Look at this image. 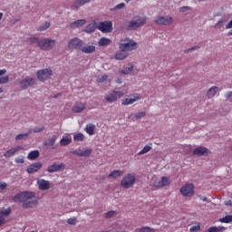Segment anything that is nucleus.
Wrapping results in <instances>:
<instances>
[{"label":"nucleus","instance_id":"38","mask_svg":"<svg viewBox=\"0 0 232 232\" xmlns=\"http://www.w3.org/2000/svg\"><path fill=\"white\" fill-rule=\"evenodd\" d=\"M85 32H87L88 34H92V33L95 32V24H89L85 27Z\"/></svg>","mask_w":232,"mask_h":232},{"label":"nucleus","instance_id":"6","mask_svg":"<svg viewBox=\"0 0 232 232\" xmlns=\"http://www.w3.org/2000/svg\"><path fill=\"white\" fill-rule=\"evenodd\" d=\"M123 96H124V92H119V91H112L105 96V99L107 102L112 103V102H117V100L121 99V97H123Z\"/></svg>","mask_w":232,"mask_h":232},{"label":"nucleus","instance_id":"9","mask_svg":"<svg viewBox=\"0 0 232 232\" xmlns=\"http://www.w3.org/2000/svg\"><path fill=\"white\" fill-rule=\"evenodd\" d=\"M83 44L82 40L78 37H74L69 41L68 48L70 50H81Z\"/></svg>","mask_w":232,"mask_h":232},{"label":"nucleus","instance_id":"63","mask_svg":"<svg viewBox=\"0 0 232 232\" xmlns=\"http://www.w3.org/2000/svg\"><path fill=\"white\" fill-rule=\"evenodd\" d=\"M220 24H222V22H218L217 24H216V28H218V26H220Z\"/></svg>","mask_w":232,"mask_h":232},{"label":"nucleus","instance_id":"44","mask_svg":"<svg viewBox=\"0 0 232 232\" xmlns=\"http://www.w3.org/2000/svg\"><path fill=\"white\" fill-rule=\"evenodd\" d=\"M117 215V211L115 210H111L105 214V218H113Z\"/></svg>","mask_w":232,"mask_h":232},{"label":"nucleus","instance_id":"36","mask_svg":"<svg viewBox=\"0 0 232 232\" xmlns=\"http://www.w3.org/2000/svg\"><path fill=\"white\" fill-rule=\"evenodd\" d=\"M51 24L49 22H45L44 24L40 25L37 30L38 32H44L45 30H48L50 28Z\"/></svg>","mask_w":232,"mask_h":232},{"label":"nucleus","instance_id":"47","mask_svg":"<svg viewBox=\"0 0 232 232\" xmlns=\"http://www.w3.org/2000/svg\"><path fill=\"white\" fill-rule=\"evenodd\" d=\"M55 140H57L56 137L50 138L46 143V146H53L55 144Z\"/></svg>","mask_w":232,"mask_h":232},{"label":"nucleus","instance_id":"1","mask_svg":"<svg viewBox=\"0 0 232 232\" xmlns=\"http://www.w3.org/2000/svg\"><path fill=\"white\" fill-rule=\"evenodd\" d=\"M35 198V194L34 192H21L16 194L13 200L14 202H21L22 208L24 209H30L32 208H35L37 206L38 201Z\"/></svg>","mask_w":232,"mask_h":232},{"label":"nucleus","instance_id":"25","mask_svg":"<svg viewBox=\"0 0 232 232\" xmlns=\"http://www.w3.org/2000/svg\"><path fill=\"white\" fill-rule=\"evenodd\" d=\"M99 46H110L111 40L110 38L102 37L98 42Z\"/></svg>","mask_w":232,"mask_h":232},{"label":"nucleus","instance_id":"15","mask_svg":"<svg viewBox=\"0 0 232 232\" xmlns=\"http://www.w3.org/2000/svg\"><path fill=\"white\" fill-rule=\"evenodd\" d=\"M37 186L40 191H47L50 188V181L44 179H38Z\"/></svg>","mask_w":232,"mask_h":232},{"label":"nucleus","instance_id":"60","mask_svg":"<svg viewBox=\"0 0 232 232\" xmlns=\"http://www.w3.org/2000/svg\"><path fill=\"white\" fill-rule=\"evenodd\" d=\"M5 73H6V69L0 70V77L5 75Z\"/></svg>","mask_w":232,"mask_h":232},{"label":"nucleus","instance_id":"49","mask_svg":"<svg viewBox=\"0 0 232 232\" xmlns=\"http://www.w3.org/2000/svg\"><path fill=\"white\" fill-rule=\"evenodd\" d=\"M143 117H146L145 111H141V112L135 114V119H142Z\"/></svg>","mask_w":232,"mask_h":232},{"label":"nucleus","instance_id":"37","mask_svg":"<svg viewBox=\"0 0 232 232\" xmlns=\"http://www.w3.org/2000/svg\"><path fill=\"white\" fill-rule=\"evenodd\" d=\"M73 140H76V142H82V140H84V134L77 133L73 136Z\"/></svg>","mask_w":232,"mask_h":232},{"label":"nucleus","instance_id":"59","mask_svg":"<svg viewBox=\"0 0 232 232\" xmlns=\"http://www.w3.org/2000/svg\"><path fill=\"white\" fill-rule=\"evenodd\" d=\"M226 28L227 30H229L230 28H232V20L227 24Z\"/></svg>","mask_w":232,"mask_h":232},{"label":"nucleus","instance_id":"41","mask_svg":"<svg viewBox=\"0 0 232 232\" xmlns=\"http://www.w3.org/2000/svg\"><path fill=\"white\" fill-rule=\"evenodd\" d=\"M105 81H108V74L97 76V82H104Z\"/></svg>","mask_w":232,"mask_h":232},{"label":"nucleus","instance_id":"23","mask_svg":"<svg viewBox=\"0 0 232 232\" xmlns=\"http://www.w3.org/2000/svg\"><path fill=\"white\" fill-rule=\"evenodd\" d=\"M126 57H128V53H125V51H121L116 53L114 55V58L116 59V61H124V59H126Z\"/></svg>","mask_w":232,"mask_h":232},{"label":"nucleus","instance_id":"58","mask_svg":"<svg viewBox=\"0 0 232 232\" xmlns=\"http://www.w3.org/2000/svg\"><path fill=\"white\" fill-rule=\"evenodd\" d=\"M225 205L226 206H230L232 208V200L229 199V200L225 201Z\"/></svg>","mask_w":232,"mask_h":232},{"label":"nucleus","instance_id":"50","mask_svg":"<svg viewBox=\"0 0 232 232\" xmlns=\"http://www.w3.org/2000/svg\"><path fill=\"white\" fill-rule=\"evenodd\" d=\"M44 130V127H35L33 129L34 133H41Z\"/></svg>","mask_w":232,"mask_h":232},{"label":"nucleus","instance_id":"16","mask_svg":"<svg viewBox=\"0 0 232 232\" xmlns=\"http://www.w3.org/2000/svg\"><path fill=\"white\" fill-rule=\"evenodd\" d=\"M61 169H64V164L63 163L61 164L53 163V165H50L47 168V171L49 173H55V171H61Z\"/></svg>","mask_w":232,"mask_h":232},{"label":"nucleus","instance_id":"21","mask_svg":"<svg viewBox=\"0 0 232 232\" xmlns=\"http://www.w3.org/2000/svg\"><path fill=\"white\" fill-rule=\"evenodd\" d=\"M219 92L220 90L218 89V87L213 86L210 89H208L207 96L208 97V99H211V97H215V95H217V93H218Z\"/></svg>","mask_w":232,"mask_h":232},{"label":"nucleus","instance_id":"35","mask_svg":"<svg viewBox=\"0 0 232 232\" xmlns=\"http://www.w3.org/2000/svg\"><path fill=\"white\" fill-rule=\"evenodd\" d=\"M11 213H12L11 208H7V209L0 208V218H3V217L10 216Z\"/></svg>","mask_w":232,"mask_h":232},{"label":"nucleus","instance_id":"31","mask_svg":"<svg viewBox=\"0 0 232 232\" xmlns=\"http://www.w3.org/2000/svg\"><path fill=\"white\" fill-rule=\"evenodd\" d=\"M151 143H150L149 145H145L143 149L138 153V155H146V153L151 151Z\"/></svg>","mask_w":232,"mask_h":232},{"label":"nucleus","instance_id":"45","mask_svg":"<svg viewBox=\"0 0 232 232\" xmlns=\"http://www.w3.org/2000/svg\"><path fill=\"white\" fill-rule=\"evenodd\" d=\"M28 135H30V133L18 134L15 137V140H23V139H27Z\"/></svg>","mask_w":232,"mask_h":232},{"label":"nucleus","instance_id":"61","mask_svg":"<svg viewBox=\"0 0 232 232\" xmlns=\"http://www.w3.org/2000/svg\"><path fill=\"white\" fill-rule=\"evenodd\" d=\"M227 99H229V97H232V92H228L226 94Z\"/></svg>","mask_w":232,"mask_h":232},{"label":"nucleus","instance_id":"26","mask_svg":"<svg viewBox=\"0 0 232 232\" xmlns=\"http://www.w3.org/2000/svg\"><path fill=\"white\" fill-rule=\"evenodd\" d=\"M85 131L88 135H93L95 133V124L89 123L85 126Z\"/></svg>","mask_w":232,"mask_h":232},{"label":"nucleus","instance_id":"51","mask_svg":"<svg viewBox=\"0 0 232 232\" xmlns=\"http://www.w3.org/2000/svg\"><path fill=\"white\" fill-rule=\"evenodd\" d=\"M14 162H16V164H24V159H23V158H16L14 160Z\"/></svg>","mask_w":232,"mask_h":232},{"label":"nucleus","instance_id":"55","mask_svg":"<svg viewBox=\"0 0 232 232\" xmlns=\"http://www.w3.org/2000/svg\"><path fill=\"white\" fill-rule=\"evenodd\" d=\"M188 10H191L189 6H182L179 8V12H188Z\"/></svg>","mask_w":232,"mask_h":232},{"label":"nucleus","instance_id":"10","mask_svg":"<svg viewBox=\"0 0 232 232\" xmlns=\"http://www.w3.org/2000/svg\"><path fill=\"white\" fill-rule=\"evenodd\" d=\"M53 72L50 68L43 69L37 72V78L39 81H46L50 79Z\"/></svg>","mask_w":232,"mask_h":232},{"label":"nucleus","instance_id":"48","mask_svg":"<svg viewBox=\"0 0 232 232\" xmlns=\"http://www.w3.org/2000/svg\"><path fill=\"white\" fill-rule=\"evenodd\" d=\"M190 232H197V231H200V225H197V226H193L189 228Z\"/></svg>","mask_w":232,"mask_h":232},{"label":"nucleus","instance_id":"24","mask_svg":"<svg viewBox=\"0 0 232 232\" xmlns=\"http://www.w3.org/2000/svg\"><path fill=\"white\" fill-rule=\"evenodd\" d=\"M81 52H82V53H93V52H95V46H93V45L82 46V45Z\"/></svg>","mask_w":232,"mask_h":232},{"label":"nucleus","instance_id":"33","mask_svg":"<svg viewBox=\"0 0 232 232\" xmlns=\"http://www.w3.org/2000/svg\"><path fill=\"white\" fill-rule=\"evenodd\" d=\"M219 222H222V224H230V222H232V215H227L219 218Z\"/></svg>","mask_w":232,"mask_h":232},{"label":"nucleus","instance_id":"20","mask_svg":"<svg viewBox=\"0 0 232 232\" xmlns=\"http://www.w3.org/2000/svg\"><path fill=\"white\" fill-rule=\"evenodd\" d=\"M206 153H208V148L206 147H198L193 150V155H196V157H202Z\"/></svg>","mask_w":232,"mask_h":232},{"label":"nucleus","instance_id":"57","mask_svg":"<svg viewBox=\"0 0 232 232\" xmlns=\"http://www.w3.org/2000/svg\"><path fill=\"white\" fill-rule=\"evenodd\" d=\"M72 155H76L77 157H81V152L79 150H73L72 151Z\"/></svg>","mask_w":232,"mask_h":232},{"label":"nucleus","instance_id":"19","mask_svg":"<svg viewBox=\"0 0 232 232\" xmlns=\"http://www.w3.org/2000/svg\"><path fill=\"white\" fill-rule=\"evenodd\" d=\"M92 0H76L72 5V8L73 10H77V8H81V6H84V5H88Z\"/></svg>","mask_w":232,"mask_h":232},{"label":"nucleus","instance_id":"42","mask_svg":"<svg viewBox=\"0 0 232 232\" xmlns=\"http://www.w3.org/2000/svg\"><path fill=\"white\" fill-rule=\"evenodd\" d=\"M9 82H10V77H8V75L0 77V84H8Z\"/></svg>","mask_w":232,"mask_h":232},{"label":"nucleus","instance_id":"46","mask_svg":"<svg viewBox=\"0 0 232 232\" xmlns=\"http://www.w3.org/2000/svg\"><path fill=\"white\" fill-rule=\"evenodd\" d=\"M67 224H69V226H75V224H77V218H70L67 219Z\"/></svg>","mask_w":232,"mask_h":232},{"label":"nucleus","instance_id":"2","mask_svg":"<svg viewBox=\"0 0 232 232\" xmlns=\"http://www.w3.org/2000/svg\"><path fill=\"white\" fill-rule=\"evenodd\" d=\"M146 21L148 18L146 16H135L129 24V30H137V28H140V26H144L146 24Z\"/></svg>","mask_w":232,"mask_h":232},{"label":"nucleus","instance_id":"5","mask_svg":"<svg viewBox=\"0 0 232 232\" xmlns=\"http://www.w3.org/2000/svg\"><path fill=\"white\" fill-rule=\"evenodd\" d=\"M179 192L182 197H193L195 195V186L193 183H186L180 188Z\"/></svg>","mask_w":232,"mask_h":232},{"label":"nucleus","instance_id":"40","mask_svg":"<svg viewBox=\"0 0 232 232\" xmlns=\"http://www.w3.org/2000/svg\"><path fill=\"white\" fill-rule=\"evenodd\" d=\"M71 142H72V140H70V139H68V138H63V139L60 140L61 146H68Z\"/></svg>","mask_w":232,"mask_h":232},{"label":"nucleus","instance_id":"34","mask_svg":"<svg viewBox=\"0 0 232 232\" xmlns=\"http://www.w3.org/2000/svg\"><path fill=\"white\" fill-rule=\"evenodd\" d=\"M133 72V65L129 64L128 67H125L123 70L121 71V73H123L124 75H128Z\"/></svg>","mask_w":232,"mask_h":232},{"label":"nucleus","instance_id":"18","mask_svg":"<svg viewBox=\"0 0 232 232\" xmlns=\"http://www.w3.org/2000/svg\"><path fill=\"white\" fill-rule=\"evenodd\" d=\"M86 110V104L82 102H77L72 106L73 113H81Z\"/></svg>","mask_w":232,"mask_h":232},{"label":"nucleus","instance_id":"3","mask_svg":"<svg viewBox=\"0 0 232 232\" xmlns=\"http://www.w3.org/2000/svg\"><path fill=\"white\" fill-rule=\"evenodd\" d=\"M135 180H137V179L135 178V174L130 173L123 177L121 184L125 189H130V188H132L133 184H135Z\"/></svg>","mask_w":232,"mask_h":232},{"label":"nucleus","instance_id":"12","mask_svg":"<svg viewBox=\"0 0 232 232\" xmlns=\"http://www.w3.org/2000/svg\"><path fill=\"white\" fill-rule=\"evenodd\" d=\"M140 99H141L140 94H134V95H131L130 98H125L121 102V105L122 106H130V104H134V102H137V101H140Z\"/></svg>","mask_w":232,"mask_h":232},{"label":"nucleus","instance_id":"53","mask_svg":"<svg viewBox=\"0 0 232 232\" xmlns=\"http://www.w3.org/2000/svg\"><path fill=\"white\" fill-rule=\"evenodd\" d=\"M30 43L31 44H35V43H39V39L37 37H31Z\"/></svg>","mask_w":232,"mask_h":232},{"label":"nucleus","instance_id":"22","mask_svg":"<svg viewBox=\"0 0 232 232\" xmlns=\"http://www.w3.org/2000/svg\"><path fill=\"white\" fill-rule=\"evenodd\" d=\"M124 172L122 170H112L109 175L108 179H119V177H122Z\"/></svg>","mask_w":232,"mask_h":232},{"label":"nucleus","instance_id":"56","mask_svg":"<svg viewBox=\"0 0 232 232\" xmlns=\"http://www.w3.org/2000/svg\"><path fill=\"white\" fill-rule=\"evenodd\" d=\"M6 183H2V182H0V189H2V190H5V189H6Z\"/></svg>","mask_w":232,"mask_h":232},{"label":"nucleus","instance_id":"14","mask_svg":"<svg viewBox=\"0 0 232 232\" xmlns=\"http://www.w3.org/2000/svg\"><path fill=\"white\" fill-rule=\"evenodd\" d=\"M34 84H35V79H24L20 82V88L26 90V88H30V86H34Z\"/></svg>","mask_w":232,"mask_h":232},{"label":"nucleus","instance_id":"28","mask_svg":"<svg viewBox=\"0 0 232 232\" xmlns=\"http://www.w3.org/2000/svg\"><path fill=\"white\" fill-rule=\"evenodd\" d=\"M39 150H32L31 152H29L27 159L29 160H35V159H39Z\"/></svg>","mask_w":232,"mask_h":232},{"label":"nucleus","instance_id":"39","mask_svg":"<svg viewBox=\"0 0 232 232\" xmlns=\"http://www.w3.org/2000/svg\"><path fill=\"white\" fill-rule=\"evenodd\" d=\"M92 155V149H87L80 153V157H90Z\"/></svg>","mask_w":232,"mask_h":232},{"label":"nucleus","instance_id":"7","mask_svg":"<svg viewBox=\"0 0 232 232\" xmlns=\"http://www.w3.org/2000/svg\"><path fill=\"white\" fill-rule=\"evenodd\" d=\"M38 46L41 50H52L55 46V40L44 39L38 42Z\"/></svg>","mask_w":232,"mask_h":232},{"label":"nucleus","instance_id":"17","mask_svg":"<svg viewBox=\"0 0 232 232\" xmlns=\"http://www.w3.org/2000/svg\"><path fill=\"white\" fill-rule=\"evenodd\" d=\"M41 168H43L42 162L33 163L27 168L26 171L27 173L32 175V173L37 172V170L40 169Z\"/></svg>","mask_w":232,"mask_h":232},{"label":"nucleus","instance_id":"29","mask_svg":"<svg viewBox=\"0 0 232 232\" xmlns=\"http://www.w3.org/2000/svg\"><path fill=\"white\" fill-rule=\"evenodd\" d=\"M150 186L152 188H156L157 189H160L161 188L160 180L158 179L157 178H153L152 181L150 182Z\"/></svg>","mask_w":232,"mask_h":232},{"label":"nucleus","instance_id":"32","mask_svg":"<svg viewBox=\"0 0 232 232\" xmlns=\"http://www.w3.org/2000/svg\"><path fill=\"white\" fill-rule=\"evenodd\" d=\"M226 230V227H210L208 228V232H224Z\"/></svg>","mask_w":232,"mask_h":232},{"label":"nucleus","instance_id":"52","mask_svg":"<svg viewBox=\"0 0 232 232\" xmlns=\"http://www.w3.org/2000/svg\"><path fill=\"white\" fill-rule=\"evenodd\" d=\"M198 48H200V47L199 46H194V47H192L190 49H187V50H185V53H189V52H193L195 50H198Z\"/></svg>","mask_w":232,"mask_h":232},{"label":"nucleus","instance_id":"54","mask_svg":"<svg viewBox=\"0 0 232 232\" xmlns=\"http://www.w3.org/2000/svg\"><path fill=\"white\" fill-rule=\"evenodd\" d=\"M124 6H126V5L124 3H121L115 6V10H121L124 8Z\"/></svg>","mask_w":232,"mask_h":232},{"label":"nucleus","instance_id":"13","mask_svg":"<svg viewBox=\"0 0 232 232\" xmlns=\"http://www.w3.org/2000/svg\"><path fill=\"white\" fill-rule=\"evenodd\" d=\"M21 150H23V146H17V147L12 148L4 153V157H5V159H10V157H14V155H15L16 153H19Z\"/></svg>","mask_w":232,"mask_h":232},{"label":"nucleus","instance_id":"4","mask_svg":"<svg viewBox=\"0 0 232 232\" xmlns=\"http://www.w3.org/2000/svg\"><path fill=\"white\" fill-rule=\"evenodd\" d=\"M119 49L121 52H131L137 50V43L133 40L126 39L125 43L119 44Z\"/></svg>","mask_w":232,"mask_h":232},{"label":"nucleus","instance_id":"43","mask_svg":"<svg viewBox=\"0 0 232 232\" xmlns=\"http://www.w3.org/2000/svg\"><path fill=\"white\" fill-rule=\"evenodd\" d=\"M139 232H155V229L150 227H141L139 229Z\"/></svg>","mask_w":232,"mask_h":232},{"label":"nucleus","instance_id":"30","mask_svg":"<svg viewBox=\"0 0 232 232\" xmlns=\"http://www.w3.org/2000/svg\"><path fill=\"white\" fill-rule=\"evenodd\" d=\"M161 188H166V186H169L171 184V181L169 180V178L163 176L160 179Z\"/></svg>","mask_w":232,"mask_h":232},{"label":"nucleus","instance_id":"11","mask_svg":"<svg viewBox=\"0 0 232 232\" xmlns=\"http://www.w3.org/2000/svg\"><path fill=\"white\" fill-rule=\"evenodd\" d=\"M156 24H164L168 26L173 23V17L171 16H158L155 20Z\"/></svg>","mask_w":232,"mask_h":232},{"label":"nucleus","instance_id":"8","mask_svg":"<svg viewBox=\"0 0 232 232\" xmlns=\"http://www.w3.org/2000/svg\"><path fill=\"white\" fill-rule=\"evenodd\" d=\"M98 30L103 34H110L113 30V24L111 21L102 22L98 25Z\"/></svg>","mask_w":232,"mask_h":232},{"label":"nucleus","instance_id":"62","mask_svg":"<svg viewBox=\"0 0 232 232\" xmlns=\"http://www.w3.org/2000/svg\"><path fill=\"white\" fill-rule=\"evenodd\" d=\"M5 224V218H0V226H3Z\"/></svg>","mask_w":232,"mask_h":232},{"label":"nucleus","instance_id":"27","mask_svg":"<svg viewBox=\"0 0 232 232\" xmlns=\"http://www.w3.org/2000/svg\"><path fill=\"white\" fill-rule=\"evenodd\" d=\"M84 24H86V20L82 19L71 23L70 26L71 28H77V26H84Z\"/></svg>","mask_w":232,"mask_h":232},{"label":"nucleus","instance_id":"64","mask_svg":"<svg viewBox=\"0 0 232 232\" xmlns=\"http://www.w3.org/2000/svg\"><path fill=\"white\" fill-rule=\"evenodd\" d=\"M228 35H232V30L228 32Z\"/></svg>","mask_w":232,"mask_h":232}]
</instances>
